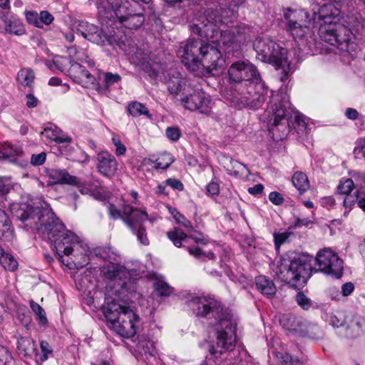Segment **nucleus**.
Listing matches in <instances>:
<instances>
[{
	"label": "nucleus",
	"mask_w": 365,
	"mask_h": 365,
	"mask_svg": "<svg viewBox=\"0 0 365 365\" xmlns=\"http://www.w3.org/2000/svg\"><path fill=\"white\" fill-rule=\"evenodd\" d=\"M230 9L216 10L213 14L215 18L209 20L206 16H200L193 20L190 26L192 34H196L199 39L190 38L182 49V62L192 71L199 70L200 61L205 53L209 43H217L220 47L227 52L237 50L242 45L250 41L255 36L253 28L245 24L220 30L217 24H225L230 13Z\"/></svg>",
	"instance_id": "1"
},
{
	"label": "nucleus",
	"mask_w": 365,
	"mask_h": 365,
	"mask_svg": "<svg viewBox=\"0 0 365 365\" xmlns=\"http://www.w3.org/2000/svg\"><path fill=\"white\" fill-rule=\"evenodd\" d=\"M14 215L23 222L43 240L49 242L52 250H56L58 259L63 263V254L70 252V247L66 246L76 239V235L67 230L65 225L56 217L49 205L41 199H37L33 205H14L11 208Z\"/></svg>",
	"instance_id": "2"
},
{
	"label": "nucleus",
	"mask_w": 365,
	"mask_h": 365,
	"mask_svg": "<svg viewBox=\"0 0 365 365\" xmlns=\"http://www.w3.org/2000/svg\"><path fill=\"white\" fill-rule=\"evenodd\" d=\"M187 303L197 317L214 319L216 321L213 324L216 334V347H210V354L217 357L223 351L233 349L237 342V324L230 312L210 296L192 297Z\"/></svg>",
	"instance_id": "3"
},
{
	"label": "nucleus",
	"mask_w": 365,
	"mask_h": 365,
	"mask_svg": "<svg viewBox=\"0 0 365 365\" xmlns=\"http://www.w3.org/2000/svg\"><path fill=\"white\" fill-rule=\"evenodd\" d=\"M228 75L235 83L231 88L232 102L252 109L263 105L269 90L255 65L241 61L235 62L229 68Z\"/></svg>",
	"instance_id": "4"
},
{
	"label": "nucleus",
	"mask_w": 365,
	"mask_h": 365,
	"mask_svg": "<svg viewBox=\"0 0 365 365\" xmlns=\"http://www.w3.org/2000/svg\"><path fill=\"white\" fill-rule=\"evenodd\" d=\"M314 20L319 26L322 40L337 47L341 51H349L351 30L339 23L340 11L333 4H312Z\"/></svg>",
	"instance_id": "5"
},
{
	"label": "nucleus",
	"mask_w": 365,
	"mask_h": 365,
	"mask_svg": "<svg viewBox=\"0 0 365 365\" xmlns=\"http://www.w3.org/2000/svg\"><path fill=\"white\" fill-rule=\"evenodd\" d=\"M98 9L99 21L102 24L111 26L118 21L125 28L137 29L145 21L142 13L131 14L128 0H90Z\"/></svg>",
	"instance_id": "6"
},
{
	"label": "nucleus",
	"mask_w": 365,
	"mask_h": 365,
	"mask_svg": "<svg viewBox=\"0 0 365 365\" xmlns=\"http://www.w3.org/2000/svg\"><path fill=\"white\" fill-rule=\"evenodd\" d=\"M310 271H312V269L309 264L290 253L284 255L280 259L274 273L280 281L297 287L307 282L311 275Z\"/></svg>",
	"instance_id": "7"
},
{
	"label": "nucleus",
	"mask_w": 365,
	"mask_h": 365,
	"mask_svg": "<svg viewBox=\"0 0 365 365\" xmlns=\"http://www.w3.org/2000/svg\"><path fill=\"white\" fill-rule=\"evenodd\" d=\"M253 46L260 61L272 64L277 70H281L280 81H284L291 72L287 49L269 38H257Z\"/></svg>",
	"instance_id": "8"
},
{
	"label": "nucleus",
	"mask_w": 365,
	"mask_h": 365,
	"mask_svg": "<svg viewBox=\"0 0 365 365\" xmlns=\"http://www.w3.org/2000/svg\"><path fill=\"white\" fill-rule=\"evenodd\" d=\"M104 314L118 334L129 338L136 334L139 317L128 307L113 302L108 305Z\"/></svg>",
	"instance_id": "9"
},
{
	"label": "nucleus",
	"mask_w": 365,
	"mask_h": 365,
	"mask_svg": "<svg viewBox=\"0 0 365 365\" xmlns=\"http://www.w3.org/2000/svg\"><path fill=\"white\" fill-rule=\"evenodd\" d=\"M285 30L295 41H302L312 33V28L316 26L312 12L304 9H287L284 12Z\"/></svg>",
	"instance_id": "10"
},
{
	"label": "nucleus",
	"mask_w": 365,
	"mask_h": 365,
	"mask_svg": "<svg viewBox=\"0 0 365 365\" xmlns=\"http://www.w3.org/2000/svg\"><path fill=\"white\" fill-rule=\"evenodd\" d=\"M109 214L113 219L121 218L132 232L136 235L138 241L143 245H148L149 240L143 223L148 218L145 211L134 208L130 205H125L123 214L113 205L108 206Z\"/></svg>",
	"instance_id": "11"
},
{
	"label": "nucleus",
	"mask_w": 365,
	"mask_h": 365,
	"mask_svg": "<svg viewBox=\"0 0 365 365\" xmlns=\"http://www.w3.org/2000/svg\"><path fill=\"white\" fill-rule=\"evenodd\" d=\"M289 103L285 98L279 99L278 96H272L267 108L265 110L269 130L273 133L275 130L280 126L284 129L287 128L288 123L287 117L289 115L287 108Z\"/></svg>",
	"instance_id": "12"
},
{
	"label": "nucleus",
	"mask_w": 365,
	"mask_h": 365,
	"mask_svg": "<svg viewBox=\"0 0 365 365\" xmlns=\"http://www.w3.org/2000/svg\"><path fill=\"white\" fill-rule=\"evenodd\" d=\"M316 265L318 268L314 269L315 272H320L336 279L340 278L343 274V261L329 248L318 252Z\"/></svg>",
	"instance_id": "13"
},
{
	"label": "nucleus",
	"mask_w": 365,
	"mask_h": 365,
	"mask_svg": "<svg viewBox=\"0 0 365 365\" xmlns=\"http://www.w3.org/2000/svg\"><path fill=\"white\" fill-rule=\"evenodd\" d=\"M240 48V47L231 53H234L238 51ZM220 50L227 53V51L220 47L217 43H209L205 53L200 61L199 70L202 68L207 70L208 73H212L223 67L225 61L222 58ZM230 53V52H227V53Z\"/></svg>",
	"instance_id": "14"
},
{
	"label": "nucleus",
	"mask_w": 365,
	"mask_h": 365,
	"mask_svg": "<svg viewBox=\"0 0 365 365\" xmlns=\"http://www.w3.org/2000/svg\"><path fill=\"white\" fill-rule=\"evenodd\" d=\"M181 101L185 108L189 110H197L203 114L211 112V99L201 90H195L192 93L182 98Z\"/></svg>",
	"instance_id": "15"
},
{
	"label": "nucleus",
	"mask_w": 365,
	"mask_h": 365,
	"mask_svg": "<svg viewBox=\"0 0 365 365\" xmlns=\"http://www.w3.org/2000/svg\"><path fill=\"white\" fill-rule=\"evenodd\" d=\"M165 78L168 90L172 95L175 96L180 93L187 94L193 91L192 83L176 70L168 71Z\"/></svg>",
	"instance_id": "16"
},
{
	"label": "nucleus",
	"mask_w": 365,
	"mask_h": 365,
	"mask_svg": "<svg viewBox=\"0 0 365 365\" xmlns=\"http://www.w3.org/2000/svg\"><path fill=\"white\" fill-rule=\"evenodd\" d=\"M66 246L70 247V252L68 254H63V257L64 255H71V260L73 262L76 268H82L88 263L90 253L89 248L86 244L79 241L77 235L76 239L73 242L67 243Z\"/></svg>",
	"instance_id": "17"
},
{
	"label": "nucleus",
	"mask_w": 365,
	"mask_h": 365,
	"mask_svg": "<svg viewBox=\"0 0 365 365\" xmlns=\"http://www.w3.org/2000/svg\"><path fill=\"white\" fill-rule=\"evenodd\" d=\"M76 31L83 37L96 44H105L108 41V36L96 26L86 21H79Z\"/></svg>",
	"instance_id": "18"
},
{
	"label": "nucleus",
	"mask_w": 365,
	"mask_h": 365,
	"mask_svg": "<svg viewBox=\"0 0 365 365\" xmlns=\"http://www.w3.org/2000/svg\"><path fill=\"white\" fill-rule=\"evenodd\" d=\"M68 76L84 88H90L95 86L96 78L78 62H74L70 67Z\"/></svg>",
	"instance_id": "19"
},
{
	"label": "nucleus",
	"mask_w": 365,
	"mask_h": 365,
	"mask_svg": "<svg viewBox=\"0 0 365 365\" xmlns=\"http://www.w3.org/2000/svg\"><path fill=\"white\" fill-rule=\"evenodd\" d=\"M98 172L103 176L111 178L117 170V161L115 157L107 151H102L97 155Z\"/></svg>",
	"instance_id": "20"
},
{
	"label": "nucleus",
	"mask_w": 365,
	"mask_h": 365,
	"mask_svg": "<svg viewBox=\"0 0 365 365\" xmlns=\"http://www.w3.org/2000/svg\"><path fill=\"white\" fill-rule=\"evenodd\" d=\"M365 329V319L359 314H352L346 317L345 331L346 336L355 338L360 336Z\"/></svg>",
	"instance_id": "21"
},
{
	"label": "nucleus",
	"mask_w": 365,
	"mask_h": 365,
	"mask_svg": "<svg viewBox=\"0 0 365 365\" xmlns=\"http://www.w3.org/2000/svg\"><path fill=\"white\" fill-rule=\"evenodd\" d=\"M48 176L53 184L78 185V178L70 175L65 169H50Z\"/></svg>",
	"instance_id": "22"
},
{
	"label": "nucleus",
	"mask_w": 365,
	"mask_h": 365,
	"mask_svg": "<svg viewBox=\"0 0 365 365\" xmlns=\"http://www.w3.org/2000/svg\"><path fill=\"white\" fill-rule=\"evenodd\" d=\"M101 273L105 279L116 281L125 275V268L119 264L110 263L101 267Z\"/></svg>",
	"instance_id": "23"
},
{
	"label": "nucleus",
	"mask_w": 365,
	"mask_h": 365,
	"mask_svg": "<svg viewBox=\"0 0 365 365\" xmlns=\"http://www.w3.org/2000/svg\"><path fill=\"white\" fill-rule=\"evenodd\" d=\"M17 350L19 355L29 358L37 354V345L32 339L20 336L17 339Z\"/></svg>",
	"instance_id": "24"
},
{
	"label": "nucleus",
	"mask_w": 365,
	"mask_h": 365,
	"mask_svg": "<svg viewBox=\"0 0 365 365\" xmlns=\"http://www.w3.org/2000/svg\"><path fill=\"white\" fill-rule=\"evenodd\" d=\"M226 160L227 163H225L224 168L230 175L243 177L250 175V170L245 165L231 158H227Z\"/></svg>",
	"instance_id": "25"
},
{
	"label": "nucleus",
	"mask_w": 365,
	"mask_h": 365,
	"mask_svg": "<svg viewBox=\"0 0 365 365\" xmlns=\"http://www.w3.org/2000/svg\"><path fill=\"white\" fill-rule=\"evenodd\" d=\"M41 134L46 138L58 143H71V138L63 133V131L54 125L46 128Z\"/></svg>",
	"instance_id": "26"
},
{
	"label": "nucleus",
	"mask_w": 365,
	"mask_h": 365,
	"mask_svg": "<svg viewBox=\"0 0 365 365\" xmlns=\"http://www.w3.org/2000/svg\"><path fill=\"white\" fill-rule=\"evenodd\" d=\"M280 324L288 330L303 332L305 322L299 317L292 315H284L280 318Z\"/></svg>",
	"instance_id": "27"
},
{
	"label": "nucleus",
	"mask_w": 365,
	"mask_h": 365,
	"mask_svg": "<svg viewBox=\"0 0 365 365\" xmlns=\"http://www.w3.org/2000/svg\"><path fill=\"white\" fill-rule=\"evenodd\" d=\"M35 73L30 68H23L19 71L16 76L17 83L24 87L32 90L34 86Z\"/></svg>",
	"instance_id": "28"
},
{
	"label": "nucleus",
	"mask_w": 365,
	"mask_h": 365,
	"mask_svg": "<svg viewBox=\"0 0 365 365\" xmlns=\"http://www.w3.org/2000/svg\"><path fill=\"white\" fill-rule=\"evenodd\" d=\"M74 62L70 58L64 56H56L53 61L46 63L47 66L52 71L58 70L69 74L70 67Z\"/></svg>",
	"instance_id": "29"
},
{
	"label": "nucleus",
	"mask_w": 365,
	"mask_h": 365,
	"mask_svg": "<svg viewBox=\"0 0 365 365\" xmlns=\"http://www.w3.org/2000/svg\"><path fill=\"white\" fill-rule=\"evenodd\" d=\"M14 230L6 213L0 209V239L9 241L13 238Z\"/></svg>",
	"instance_id": "30"
},
{
	"label": "nucleus",
	"mask_w": 365,
	"mask_h": 365,
	"mask_svg": "<svg viewBox=\"0 0 365 365\" xmlns=\"http://www.w3.org/2000/svg\"><path fill=\"white\" fill-rule=\"evenodd\" d=\"M255 283L257 289L264 295L270 297L274 295L276 292V287L273 282L265 276H259L256 277Z\"/></svg>",
	"instance_id": "31"
},
{
	"label": "nucleus",
	"mask_w": 365,
	"mask_h": 365,
	"mask_svg": "<svg viewBox=\"0 0 365 365\" xmlns=\"http://www.w3.org/2000/svg\"><path fill=\"white\" fill-rule=\"evenodd\" d=\"M359 182L361 187L363 185L365 187L364 183L359 179L356 180L354 178V180L351 178H341L337 186V192L341 195H349L353 189L359 185Z\"/></svg>",
	"instance_id": "32"
},
{
	"label": "nucleus",
	"mask_w": 365,
	"mask_h": 365,
	"mask_svg": "<svg viewBox=\"0 0 365 365\" xmlns=\"http://www.w3.org/2000/svg\"><path fill=\"white\" fill-rule=\"evenodd\" d=\"M122 49L130 55L133 63L143 66L148 62V53L143 49L134 47L129 48L122 47Z\"/></svg>",
	"instance_id": "33"
},
{
	"label": "nucleus",
	"mask_w": 365,
	"mask_h": 365,
	"mask_svg": "<svg viewBox=\"0 0 365 365\" xmlns=\"http://www.w3.org/2000/svg\"><path fill=\"white\" fill-rule=\"evenodd\" d=\"M68 53L69 56L73 58V62L80 61L81 63H85L90 68H93L95 66V62L88 58L83 49L78 50L76 46H71L68 48Z\"/></svg>",
	"instance_id": "34"
},
{
	"label": "nucleus",
	"mask_w": 365,
	"mask_h": 365,
	"mask_svg": "<svg viewBox=\"0 0 365 365\" xmlns=\"http://www.w3.org/2000/svg\"><path fill=\"white\" fill-rule=\"evenodd\" d=\"M5 31L7 33L14 34L16 36H21L26 34V29L24 24L17 19H4Z\"/></svg>",
	"instance_id": "35"
},
{
	"label": "nucleus",
	"mask_w": 365,
	"mask_h": 365,
	"mask_svg": "<svg viewBox=\"0 0 365 365\" xmlns=\"http://www.w3.org/2000/svg\"><path fill=\"white\" fill-rule=\"evenodd\" d=\"M167 237L175 247H181L182 242L188 237V235L180 228L174 227L173 230L167 232Z\"/></svg>",
	"instance_id": "36"
},
{
	"label": "nucleus",
	"mask_w": 365,
	"mask_h": 365,
	"mask_svg": "<svg viewBox=\"0 0 365 365\" xmlns=\"http://www.w3.org/2000/svg\"><path fill=\"white\" fill-rule=\"evenodd\" d=\"M294 186L300 192H304L309 187V182L307 175L302 172H296L292 177Z\"/></svg>",
	"instance_id": "37"
},
{
	"label": "nucleus",
	"mask_w": 365,
	"mask_h": 365,
	"mask_svg": "<svg viewBox=\"0 0 365 365\" xmlns=\"http://www.w3.org/2000/svg\"><path fill=\"white\" fill-rule=\"evenodd\" d=\"M22 153V150L17 145L5 143L0 145V158H9L18 156Z\"/></svg>",
	"instance_id": "38"
},
{
	"label": "nucleus",
	"mask_w": 365,
	"mask_h": 365,
	"mask_svg": "<svg viewBox=\"0 0 365 365\" xmlns=\"http://www.w3.org/2000/svg\"><path fill=\"white\" fill-rule=\"evenodd\" d=\"M128 110L129 113L133 117L145 115L151 118V115L145 106L140 102L134 101L128 104Z\"/></svg>",
	"instance_id": "39"
},
{
	"label": "nucleus",
	"mask_w": 365,
	"mask_h": 365,
	"mask_svg": "<svg viewBox=\"0 0 365 365\" xmlns=\"http://www.w3.org/2000/svg\"><path fill=\"white\" fill-rule=\"evenodd\" d=\"M98 180L92 179V180L90 181H84L81 182L78 180V185H74L75 186H77L78 188V190L83 195H93L94 192L98 187V185L96 183H98Z\"/></svg>",
	"instance_id": "40"
},
{
	"label": "nucleus",
	"mask_w": 365,
	"mask_h": 365,
	"mask_svg": "<svg viewBox=\"0 0 365 365\" xmlns=\"http://www.w3.org/2000/svg\"><path fill=\"white\" fill-rule=\"evenodd\" d=\"M294 128L300 137L307 136L308 134V126L305 121V116L297 113L294 116Z\"/></svg>",
	"instance_id": "41"
},
{
	"label": "nucleus",
	"mask_w": 365,
	"mask_h": 365,
	"mask_svg": "<svg viewBox=\"0 0 365 365\" xmlns=\"http://www.w3.org/2000/svg\"><path fill=\"white\" fill-rule=\"evenodd\" d=\"M173 155L167 152L163 153L155 161L154 168L157 169H167L173 163Z\"/></svg>",
	"instance_id": "42"
},
{
	"label": "nucleus",
	"mask_w": 365,
	"mask_h": 365,
	"mask_svg": "<svg viewBox=\"0 0 365 365\" xmlns=\"http://www.w3.org/2000/svg\"><path fill=\"white\" fill-rule=\"evenodd\" d=\"M30 307L31 310L35 313L38 324L41 326L46 325L48 320L44 309L33 300L30 302Z\"/></svg>",
	"instance_id": "43"
},
{
	"label": "nucleus",
	"mask_w": 365,
	"mask_h": 365,
	"mask_svg": "<svg viewBox=\"0 0 365 365\" xmlns=\"http://www.w3.org/2000/svg\"><path fill=\"white\" fill-rule=\"evenodd\" d=\"M189 254L196 259L205 260L206 258L209 259H214L215 255L213 252L205 253L200 247L196 246H189L187 247Z\"/></svg>",
	"instance_id": "44"
},
{
	"label": "nucleus",
	"mask_w": 365,
	"mask_h": 365,
	"mask_svg": "<svg viewBox=\"0 0 365 365\" xmlns=\"http://www.w3.org/2000/svg\"><path fill=\"white\" fill-rule=\"evenodd\" d=\"M304 327L305 329L303 331H304L305 334L310 339L314 340L323 339L324 333L318 326L309 324L307 325L305 324Z\"/></svg>",
	"instance_id": "45"
},
{
	"label": "nucleus",
	"mask_w": 365,
	"mask_h": 365,
	"mask_svg": "<svg viewBox=\"0 0 365 365\" xmlns=\"http://www.w3.org/2000/svg\"><path fill=\"white\" fill-rule=\"evenodd\" d=\"M168 210L169 212L173 217L177 223L182 225L188 230H193V227L190 221L185 218V216L181 215L175 208L170 207Z\"/></svg>",
	"instance_id": "46"
},
{
	"label": "nucleus",
	"mask_w": 365,
	"mask_h": 365,
	"mask_svg": "<svg viewBox=\"0 0 365 365\" xmlns=\"http://www.w3.org/2000/svg\"><path fill=\"white\" fill-rule=\"evenodd\" d=\"M154 289L157 294L160 297L170 296L173 292V288L162 280H158L154 283Z\"/></svg>",
	"instance_id": "47"
},
{
	"label": "nucleus",
	"mask_w": 365,
	"mask_h": 365,
	"mask_svg": "<svg viewBox=\"0 0 365 365\" xmlns=\"http://www.w3.org/2000/svg\"><path fill=\"white\" fill-rule=\"evenodd\" d=\"M0 263L4 267V269L14 271L17 267V261L10 254L5 253L4 256H1Z\"/></svg>",
	"instance_id": "48"
},
{
	"label": "nucleus",
	"mask_w": 365,
	"mask_h": 365,
	"mask_svg": "<svg viewBox=\"0 0 365 365\" xmlns=\"http://www.w3.org/2000/svg\"><path fill=\"white\" fill-rule=\"evenodd\" d=\"M330 324L334 328H339L346 325V317L341 312L331 314L329 318Z\"/></svg>",
	"instance_id": "49"
},
{
	"label": "nucleus",
	"mask_w": 365,
	"mask_h": 365,
	"mask_svg": "<svg viewBox=\"0 0 365 365\" xmlns=\"http://www.w3.org/2000/svg\"><path fill=\"white\" fill-rule=\"evenodd\" d=\"M120 80L121 77L120 75L117 73L107 72L105 73L104 76L103 86H105V88H108L110 86H111L115 83L119 82Z\"/></svg>",
	"instance_id": "50"
},
{
	"label": "nucleus",
	"mask_w": 365,
	"mask_h": 365,
	"mask_svg": "<svg viewBox=\"0 0 365 365\" xmlns=\"http://www.w3.org/2000/svg\"><path fill=\"white\" fill-rule=\"evenodd\" d=\"M296 301L304 309L307 310L312 307L311 300L303 292H299L297 294Z\"/></svg>",
	"instance_id": "51"
},
{
	"label": "nucleus",
	"mask_w": 365,
	"mask_h": 365,
	"mask_svg": "<svg viewBox=\"0 0 365 365\" xmlns=\"http://www.w3.org/2000/svg\"><path fill=\"white\" fill-rule=\"evenodd\" d=\"M165 135L169 140L176 142L181 136V131L178 127H168L165 130Z\"/></svg>",
	"instance_id": "52"
},
{
	"label": "nucleus",
	"mask_w": 365,
	"mask_h": 365,
	"mask_svg": "<svg viewBox=\"0 0 365 365\" xmlns=\"http://www.w3.org/2000/svg\"><path fill=\"white\" fill-rule=\"evenodd\" d=\"M42 355L40 356L41 361H45L48 359V355L52 354L53 350L51 346L46 341H41L40 343Z\"/></svg>",
	"instance_id": "53"
},
{
	"label": "nucleus",
	"mask_w": 365,
	"mask_h": 365,
	"mask_svg": "<svg viewBox=\"0 0 365 365\" xmlns=\"http://www.w3.org/2000/svg\"><path fill=\"white\" fill-rule=\"evenodd\" d=\"M289 235L290 233L287 232L274 234V245L277 250H278L279 247L287 241Z\"/></svg>",
	"instance_id": "54"
},
{
	"label": "nucleus",
	"mask_w": 365,
	"mask_h": 365,
	"mask_svg": "<svg viewBox=\"0 0 365 365\" xmlns=\"http://www.w3.org/2000/svg\"><path fill=\"white\" fill-rule=\"evenodd\" d=\"M164 183L165 185L170 186L172 189L178 191H182L184 189V185L182 182L176 178H168Z\"/></svg>",
	"instance_id": "55"
},
{
	"label": "nucleus",
	"mask_w": 365,
	"mask_h": 365,
	"mask_svg": "<svg viewBox=\"0 0 365 365\" xmlns=\"http://www.w3.org/2000/svg\"><path fill=\"white\" fill-rule=\"evenodd\" d=\"M46 154L41 152L38 154H33L31 157V163L34 166L41 165L45 163Z\"/></svg>",
	"instance_id": "56"
},
{
	"label": "nucleus",
	"mask_w": 365,
	"mask_h": 365,
	"mask_svg": "<svg viewBox=\"0 0 365 365\" xmlns=\"http://www.w3.org/2000/svg\"><path fill=\"white\" fill-rule=\"evenodd\" d=\"M26 18L30 24H33L36 27H41L37 13L34 11H28L26 14Z\"/></svg>",
	"instance_id": "57"
},
{
	"label": "nucleus",
	"mask_w": 365,
	"mask_h": 365,
	"mask_svg": "<svg viewBox=\"0 0 365 365\" xmlns=\"http://www.w3.org/2000/svg\"><path fill=\"white\" fill-rule=\"evenodd\" d=\"M53 21V16L46 11H43L40 13L39 21L40 25L42 26V24L46 25H49Z\"/></svg>",
	"instance_id": "58"
},
{
	"label": "nucleus",
	"mask_w": 365,
	"mask_h": 365,
	"mask_svg": "<svg viewBox=\"0 0 365 365\" xmlns=\"http://www.w3.org/2000/svg\"><path fill=\"white\" fill-rule=\"evenodd\" d=\"M206 190L207 195H217L220 192V185L217 182L212 181L207 185Z\"/></svg>",
	"instance_id": "59"
},
{
	"label": "nucleus",
	"mask_w": 365,
	"mask_h": 365,
	"mask_svg": "<svg viewBox=\"0 0 365 365\" xmlns=\"http://www.w3.org/2000/svg\"><path fill=\"white\" fill-rule=\"evenodd\" d=\"M269 200L276 205H282L284 202L282 195L278 192H272L269 195Z\"/></svg>",
	"instance_id": "60"
},
{
	"label": "nucleus",
	"mask_w": 365,
	"mask_h": 365,
	"mask_svg": "<svg viewBox=\"0 0 365 365\" xmlns=\"http://www.w3.org/2000/svg\"><path fill=\"white\" fill-rule=\"evenodd\" d=\"M10 190V183L8 179L0 177V195H5L9 192Z\"/></svg>",
	"instance_id": "61"
},
{
	"label": "nucleus",
	"mask_w": 365,
	"mask_h": 365,
	"mask_svg": "<svg viewBox=\"0 0 365 365\" xmlns=\"http://www.w3.org/2000/svg\"><path fill=\"white\" fill-rule=\"evenodd\" d=\"M113 142L116 147V155H122L125 153L126 148L125 146L119 140L115 138H113Z\"/></svg>",
	"instance_id": "62"
},
{
	"label": "nucleus",
	"mask_w": 365,
	"mask_h": 365,
	"mask_svg": "<svg viewBox=\"0 0 365 365\" xmlns=\"http://www.w3.org/2000/svg\"><path fill=\"white\" fill-rule=\"evenodd\" d=\"M354 290V285L352 282H346L341 287V293L343 296L350 295Z\"/></svg>",
	"instance_id": "63"
},
{
	"label": "nucleus",
	"mask_w": 365,
	"mask_h": 365,
	"mask_svg": "<svg viewBox=\"0 0 365 365\" xmlns=\"http://www.w3.org/2000/svg\"><path fill=\"white\" fill-rule=\"evenodd\" d=\"M283 365H300L299 361H293L292 356L289 354H284L281 356Z\"/></svg>",
	"instance_id": "64"
}]
</instances>
